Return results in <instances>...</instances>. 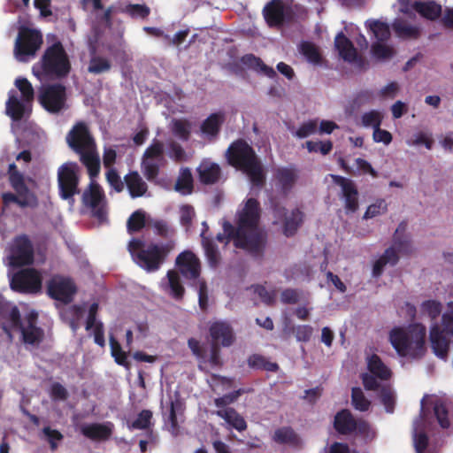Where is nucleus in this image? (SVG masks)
Here are the masks:
<instances>
[{
    "label": "nucleus",
    "instance_id": "1",
    "mask_svg": "<svg viewBox=\"0 0 453 453\" xmlns=\"http://www.w3.org/2000/svg\"><path fill=\"white\" fill-rule=\"evenodd\" d=\"M260 208L257 200L249 198L237 211V228L224 222V234H218L217 239L223 242L234 240V245L254 255L260 254L264 243V234L258 228Z\"/></svg>",
    "mask_w": 453,
    "mask_h": 453
},
{
    "label": "nucleus",
    "instance_id": "2",
    "mask_svg": "<svg viewBox=\"0 0 453 453\" xmlns=\"http://www.w3.org/2000/svg\"><path fill=\"white\" fill-rule=\"evenodd\" d=\"M37 313L31 311L20 319L19 309L0 295V329L12 341L15 337L25 344L37 345L43 339L42 329L36 325Z\"/></svg>",
    "mask_w": 453,
    "mask_h": 453
},
{
    "label": "nucleus",
    "instance_id": "3",
    "mask_svg": "<svg viewBox=\"0 0 453 453\" xmlns=\"http://www.w3.org/2000/svg\"><path fill=\"white\" fill-rule=\"evenodd\" d=\"M420 417L413 423V444L416 453H434L428 444L426 433L430 431L432 423L426 413L428 404L434 405V416L441 428L453 426V415L449 413L446 404L433 396L425 395L421 400Z\"/></svg>",
    "mask_w": 453,
    "mask_h": 453
},
{
    "label": "nucleus",
    "instance_id": "4",
    "mask_svg": "<svg viewBox=\"0 0 453 453\" xmlns=\"http://www.w3.org/2000/svg\"><path fill=\"white\" fill-rule=\"evenodd\" d=\"M426 328L420 323L394 326L388 342L397 355L407 359H419L426 354Z\"/></svg>",
    "mask_w": 453,
    "mask_h": 453
},
{
    "label": "nucleus",
    "instance_id": "5",
    "mask_svg": "<svg viewBox=\"0 0 453 453\" xmlns=\"http://www.w3.org/2000/svg\"><path fill=\"white\" fill-rule=\"evenodd\" d=\"M71 69L69 58L60 42L47 48L42 59L32 68L33 74L41 81L66 76Z\"/></svg>",
    "mask_w": 453,
    "mask_h": 453
},
{
    "label": "nucleus",
    "instance_id": "6",
    "mask_svg": "<svg viewBox=\"0 0 453 453\" xmlns=\"http://www.w3.org/2000/svg\"><path fill=\"white\" fill-rule=\"evenodd\" d=\"M230 165L242 170L256 186H261L265 180V174L252 148L243 141L234 142L226 151Z\"/></svg>",
    "mask_w": 453,
    "mask_h": 453
},
{
    "label": "nucleus",
    "instance_id": "7",
    "mask_svg": "<svg viewBox=\"0 0 453 453\" xmlns=\"http://www.w3.org/2000/svg\"><path fill=\"white\" fill-rule=\"evenodd\" d=\"M68 145L81 156V160L88 168L91 179L99 173L100 160L95 143L84 123L73 127L66 136Z\"/></svg>",
    "mask_w": 453,
    "mask_h": 453
},
{
    "label": "nucleus",
    "instance_id": "8",
    "mask_svg": "<svg viewBox=\"0 0 453 453\" xmlns=\"http://www.w3.org/2000/svg\"><path fill=\"white\" fill-rule=\"evenodd\" d=\"M128 250L134 261L148 272L159 268L170 248L154 244L145 245L138 239H133L128 244Z\"/></svg>",
    "mask_w": 453,
    "mask_h": 453
},
{
    "label": "nucleus",
    "instance_id": "9",
    "mask_svg": "<svg viewBox=\"0 0 453 453\" xmlns=\"http://www.w3.org/2000/svg\"><path fill=\"white\" fill-rule=\"evenodd\" d=\"M15 86L21 96L19 97L16 91H10L5 112L14 122H17L30 112L35 92L32 84L26 78H17Z\"/></svg>",
    "mask_w": 453,
    "mask_h": 453
},
{
    "label": "nucleus",
    "instance_id": "10",
    "mask_svg": "<svg viewBox=\"0 0 453 453\" xmlns=\"http://www.w3.org/2000/svg\"><path fill=\"white\" fill-rule=\"evenodd\" d=\"M177 265L182 275L193 280V285L198 291L199 305L202 309L207 306V287L203 280L199 279L200 265L197 257L190 251H184L176 259Z\"/></svg>",
    "mask_w": 453,
    "mask_h": 453
},
{
    "label": "nucleus",
    "instance_id": "11",
    "mask_svg": "<svg viewBox=\"0 0 453 453\" xmlns=\"http://www.w3.org/2000/svg\"><path fill=\"white\" fill-rule=\"evenodd\" d=\"M418 1L397 0L394 4L397 17L394 20L393 29L397 36L402 38H412L418 35V27L406 21L404 18L412 19L418 12Z\"/></svg>",
    "mask_w": 453,
    "mask_h": 453
},
{
    "label": "nucleus",
    "instance_id": "12",
    "mask_svg": "<svg viewBox=\"0 0 453 453\" xmlns=\"http://www.w3.org/2000/svg\"><path fill=\"white\" fill-rule=\"evenodd\" d=\"M42 43V35L33 29H22L15 41L14 55L18 61L27 62L35 56Z\"/></svg>",
    "mask_w": 453,
    "mask_h": 453
},
{
    "label": "nucleus",
    "instance_id": "13",
    "mask_svg": "<svg viewBox=\"0 0 453 453\" xmlns=\"http://www.w3.org/2000/svg\"><path fill=\"white\" fill-rule=\"evenodd\" d=\"M399 229L396 230L395 241L391 247L387 249L383 255H381L372 265V275L374 278H379L386 265L394 266L397 264L400 255H405L412 250L411 244L408 239L398 240L397 234Z\"/></svg>",
    "mask_w": 453,
    "mask_h": 453
},
{
    "label": "nucleus",
    "instance_id": "14",
    "mask_svg": "<svg viewBox=\"0 0 453 453\" xmlns=\"http://www.w3.org/2000/svg\"><path fill=\"white\" fill-rule=\"evenodd\" d=\"M165 163L164 144L158 140H153L142 155L141 161L142 172L149 180H154Z\"/></svg>",
    "mask_w": 453,
    "mask_h": 453
},
{
    "label": "nucleus",
    "instance_id": "15",
    "mask_svg": "<svg viewBox=\"0 0 453 453\" xmlns=\"http://www.w3.org/2000/svg\"><path fill=\"white\" fill-rule=\"evenodd\" d=\"M9 173L11 184L17 192V196L10 193L4 194V205L6 206L11 203H16L21 207L33 205L35 203V198L27 188L23 176L16 171L14 164L10 165Z\"/></svg>",
    "mask_w": 453,
    "mask_h": 453
},
{
    "label": "nucleus",
    "instance_id": "16",
    "mask_svg": "<svg viewBox=\"0 0 453 453\" xmlns=\"http://www.w3.org/2000/svg\"><path fill=\"white\" fill-rule=\"evenodd\" d=\"M78 165L74 163H65L58 173L60 196L73 204V196L78 193Z\"/></svg>",
    "mask_w": 453,
    "mask_h": 453
},
{
    "label": "nucleus",
    "instance_id": "17",
    "mask_svg": "<svg viewBox=\"0 0 453 453\" xmlns=\"http://www.w3.org/2000/svg\"><path fill=\"white\" fill-rule=\"evenodd\" d=\"M11 288L21 293H37L42 288V276L35 269H24L15 274L8 273Z\"/></svg>",
    "mask_w": 453,
    "mask_h": 453
},
{
    "label": "nucleus",
    "instance_id": "18",
    "mask_svg": "<svg viewBox=\"0 0 453 453\" xmlns=\"http://www.w3.org/2000/svg\"><path fill=\"white\" fill-rule=\"evenodd\" d=\"M34 258V251L31 242L26 236L16 238L7 251L5 264L10 267H18L31 264Z\"/></svg>",
    "mask_w": 453,
    "mask_h": 453
},
{
    "label": "nucleus",
    "instance_id": "19",
    "mask_svg": "<svg viewBox=\"0 0 453 453\" xmlns=\"http://www.w3.org/2000/svg\"><path fill=\"white\" fill-rule=\"evenodd\" d=\"M366 361L370 373L366 372L362 375L363 384L368 390H376L380 387L377 379L387 380L391 377L392 373L390 369L376 354L367 357Z\"/></svg>",
    "mask_w": 453,
    "mask_h": 453
},
{
    "label": "nucleus",
    "instance_id": "20",
    "mask_svg": "<svg viewBox=\"0 0 453 453\" xmlns=\"http://www.w3.org/2000/svg\"><path fill=\"white\" fill-rule=\"evenodd\" d=\"M47 291L50 297L64 303H70L76 293V286L72 279L55 275L48 282Z\"/></svg>",
    "mask_w": 453,
    "mask_h": 453
},
{
    "label": "nucleus",
    "instance_id": "21",
    "mask_svg": "<svg viewBox=\"0 0 453 453\" xmlns=\"http://www.w3.org/2000/svg\"><path fill=\"white\" fill-rule=\"evenodd\" d=\"M334 427L341 434L356 432L365 437H370L369 425L363 420H356L351 413L343 410L338 412L334 418Z\"/></svg>",
    "mask_w": 453,
    "mask_h": 453
},
{
    "label": "nucleus",
    "instance_id": "22",
    "mask_svg": "<svg viewBox=\"0 0 453 453\" xmlns=\"http://www.w3.org/2000/svg\"><path fill=\"white\" fill-rule=\"evenodd\" d=\"M274 224L281 223L283 225V233L286 236H292L300 226L303 215L297 210L288 211L284 207L275 206L273 208Z\"/></svg>",
    "mask_w": 453,
    "mask_h": 453
},
{
    "label": "nucleus",
    "instance_id": "23",
    "mask_svg": "<svg viewBox=\"0 0 453 453\" xmlns=\"http://www.w3.org/2000/svg\"><path fill=\"white\" fill-rule=\"evenodd\" d=\"M40 101L48 111L58 112L65 106V88L61 85H53L45 88L42 91Z\"/></svg>",
    "mask_w": 453,
    "mask_h": 453
},
{
    "label": "nucleus",
    "instance_id": "24",
    "mask_svg": "<svg viewBox=\"0 0 453 453\" xmlns=\"http://www.w3.org/2000/svg\"><path fill=\"white\" fill-rule=\"evenodd\" d=\"M331 177L334 183L341 188L347 212H355L358 208V193L354 183L342 176L331 175Z\"/></svg>",
    "mask_w": 453,
    "mask_h": 453
},
{
    "label": "nucleus",
    "instance_id": "25",
    "mask_svg": "<svg viewBox=\"0 0 453 453\" xmlns=\"http://www.w3.org/2000/svg\"><path fill=\"white\" fill-rule=\"evenodd\" d=\"M82 201L86 206L91 208L95 216L100 219L104 218V194L102 188L93 180H91L88 188L83 192Z\"/></svg>",
    "mask_w": 453,
    "mask_h": 453
},
{
    "label": "nucleus",
    "instance_id": "26",
    "mask_svg": "<svg viewBox=\"0 0 453 453\" xmlns=\"http://www.w3.org/2000/svg\"><path fill=\"white\" fill-rule=\"evenodd\" d=\"M114 425L110 422L84 423L80 426L81 433L92 441H107L112 434Z\"/></svg>",
    "mask_w": 453,
    "mask_h": 453
},
{
    "label": "nucleus",
    "instance_id": "27",
    "mask_svg": "<svg viewBox=\"0 0 453 453\" xmlns=\"http://www.w3.org/2000/svg\"><path fill=\"white\" fill-rule=\"evenodd\" d=\"M210 335L214 347L221 345L228 347L234 341V334L231 326L226 321H215L210 326Z\"/></svg>",
    "mask_w": 453,
    "mask_h": 453
},
{
    "label": "nucleus",
    "instance_id": "28",
    "mask_svg": "<svg viewBox=\"0 0 453 453\" xmlns=\"http://www.w3.org/2000/svg\"><path fill=\"white\" fill-rule=\"evenodd\" d=\"M276 185L282 192L289 191L298 179V172L293 166L280 167L275 173Z\"/></svg>",
    "mask_w": 453,
    "mask_h": 453
},
{
    "label": "nucleus",
    "instance_id": "29",
    "mask_svg": "<svg viewBox=\"0 0 453 453\" xmlns=\"http://www.w3.org/2000/svg\"><path fill=\"white\" fill-rule=\"evenodd\" d=\"M334 44L340 56L344 60L357 65L361 63V59L358 58L356 49L343 34L340 33L337 35Z\"/></svg>",
    "mask_w": 453,
    "mask_h": 453
},
{
    "label": "nucleus",
    "instance_id": "30",
    "mask_svg": "<svg viewBox=\"0 0 453 453\" xmlns=\"http://www.w3.org/2000/svg\"><path fill=\"white\" fill-rule=\"evenodd\" d=\"M98 309L97 303H92L89 307L88 317L86 322V330H92L94 334V341L95 342L104 347L105 344L103 324L100 321H97L96 319V314Z\"/></svg>",
    "mask_w": 453,
    "mask_h": 453
},
{
    "label": "nucleus",
    "instance_id": "31",
    "mask_svg": "<svg viewBox=\"0 0 453 453\" xmlns=\"http://www.w3.org/2000/svg\"><path fill=\"white\" fill-rule=\"evenodd\" d=\"M224 120L225 116L222 112L211 114L201 125L200 130L202 134L208 139L214 138L218 134Z\"/></svg>",
    "mask_w": 453,
    "mask_h": 453
},
{
    "label": "nucleus",
    "instance_id": "32",
    "mask_svg": "<svg viewBox=\"0 0 453 453\" xmlns=\"http://www.w3.org/2000/svg\"><path fill=\"white\" fill-rule=\"evenodd\" d=\"M163 289L176 299L182 297L184 288L177 272L169 271L166 277L161 281Z\"/></svg>",
    "mask_w": 453,
    "mask_h": 453
},
{
    "label": "nucleus",
    "instance_id": "33",
    "mask_svg": "<svg viewBox=\"0 0 453 453\" xmlns=\"http://www.w3.org/2000/svg\"><path fill=\"white\" fill-rule=\"evenodd\" d=\"M265 19L270 26H277L284 19V4L280 0H273L264 9Z\"/></svg>",
    "mask_w": 453,
    "mask_h": 453
},
{
    "label": "nucleus",
    "instance_id": "34",
    "mask_svg": "<svg viewBox=\"0 0 453 453\" xmlns=\"http://www.w3.org/2000/svg\"><path fill=\"white\" fill-rule=\"evenodd\" d=\"M197 171L201 181L206 184L216 182L220 176L219 166L208 159L202 161L197 168Z\"/></svg>",
    "mask_w": 453,
    "mask_h": 453
},
{
    "label": "nucleus",
    "instance_id": "35",
    "mask_svg": "<svg viewBox=\"0 0 453 453\" xmlns=\"http://www.w3.org/2000/svg\"><path fill=\"white\" fill-rule=\"evenodd\" d=\"M125 182L131 197H140L145 195L148 186L137 172L126 175Z\"/></svg>",
    "mask_w": 453,
    "mask_h": 453
},
{
    "label": "nucleus",
    "instance_id": "36",
    "mask_svg": "<svg viewBox=\"0 0 453 453\" xmlns=\"http://www.w3.org/2000/svg\"><path fill=\"white\" fill-rule=\"evenodd\" d=\"M169 128L175 137L181 141H188L193 128V122L187 119H173Z\"/></svg>",
    "mask_w": 453,
    "mask_h": 453
},
{
    "label": "nucleus",
    "instance_id": "37",
    "mask_svg": "<svg viewBox=\"0 0 453 453\" xmlns=\"http://www.w3.org/2000/svg\"><path fill=\"white\" fill-rule=\"evenodd\" d=\"M223 418L226 424L238 431L246 429V422L233 408H222L215 412Z\"/></svg>",
    "mask_w": 453,
    "mask_h": 453
},
{
    "label": "nucleus",
    "instance_id": "38",
    "mask_svg": "<svg viewBox=\"0 0 453 453\" xmlns=\"http://www.w3.org/2000/svg\"><path fill=\"white\" fill-rule=\"evenodd\" d=\"M365 27L372 34L375 42H386L390 36L388 25L380 20L368 19Z\"/></svg>",
    "mask_w": 453,
    "mask_h": 453
},
{
    "label": "nucleus",
    "instance_id": "39",
    "mask_svg": "<svg viewBox=\"0 0 453 453\" xmlns=\"http://www.w3.org/2000/svg\"><path fill=\"white\" fill-rule=\"evenodd\" d=\"M203 226L204 230L202 232L201 236L204 252L207 257L209 264L211 266H216L220 259L219 253L214 242L205 236V230L208 229V226L206 225L205 222L203 223Z\"/></svg>",
    "mask_w": 453,
    "mask_h": 453
},
{
    "label": "nucleus",
    "instance_id": "40",
    "mask_svg": "<svg viewBox=\"0 0 453 453\" xmlns=\"http://www.w3.org/2000/svg\"><path fill=\"white\" fill-rule=\"evenodd\" d=\"M241 61L244 65L253 68L267 77L273 78L276 75V72L272 67L267 66L260 58L251 54L243 56Z\"/></svg>",
    "mask_w": 453,
    "mask_h": 453
},
{
    "label": "nucleus",
    "instance_id": "41",
    "mask_svg": "<svg viewBox=\"0 0 453 453\" xmlns=\"http://www.w3.org/2000/svg\"><path fill=\"white\" fill-rule=\"evenodd\" d=\"M406 144L411 147L424 145L427 150H431L434 145L433 134L428 131L416 132L406 140Z\"/></svg>",
    "mask_w": 453,
    "mask_h": 453
},
{
    "label": "nucleus",
    "instance_id": "42",
    "mask_svg": "<svg viewBox=\"0 0 453 453\" xmlns=\"http://www.w3.org/2000/svg\"><path fill=\"white\" fill-rule=\"evenodd\" d=\"M418 12L426 19H434L440 16L441 6L431 0L418 1Z\"/></svg>",
    "mask_w": 453,
    "mask_h": 453
},
{
    "label": "nucleus",
    "instance_id": "43",
    "mask_svg": "<svg viewBox=\"0 0 453 453\" xmlns=\"http://www.w3.org/2000/svg\"><path fill=\"white\" fill-rule=\"evenodd\" d=\"M193 187V178L188 168H182L175 184V189L182 194H189Z\"/></svg>",
    "mask_w": 453,
    "mask_h": 453
},
{
    "label": "nucleus",
    "instance_id": "44",
    "mask_svg": "<svg viewBox=\"0 0 453 453\" xmlns=\"http://www.w3.org/2000/svg\"><path fill=\"white\" fill-rule=\"evenodd\" d=\"M63 319L66 320L73 329L75 332L80 326V319L83 316V310L78 306L70 307L61 313Z\"/></svg>",
    "mask_w": 453,
    "mask_h": 453
},
{
    "label": "nucleus",
    "instance_id": "45",
    "mask_svg": "<svg viewBox=\"0 0 453 453\" xmlns=\"http://www.w3.org/2000/svg\"><path fill=\"white\" fill-rule=\"evenodd\" d=\"M421 312L432 320L430 326L434 322H441V319L440 321L436 320L437 317L441 313V304L437 301L428 300L422 303Z\"/></svg>",
    "mask_w": 453,
    "mask_h": 453
},
{
    "label": "nucleus",
    "instance_id": "46",
    "mask_svg": "<svg viewBox=\"0 0 453 453\" xmlns=\"http://www.w3.org/2000/svg\"><path fill=\"white\" fill-rule=\"evenodd\" d=\"M395 54L394 49L386 43V42H373L372 46V55L380 61H385L391 58Z\"/></svg>",
    "mask_w": 453,
    "mask_h": 453
},
{
    "label": "nucleus",
    "instance_id": "47",
    "mask_svg": "<svg viewBox=\"0 0 453 453\" xmlns=\"http://www.w3.org/2000/svg\"><path fill=\"white\" fill-rule=\"evenodd\" d=\"M383 119L381 111L378 110H371L361 115V123L365 127H372L373 130L380 127Z\"/></svg>",
    "mask_w": 453,
    "mask_h": 453
},
{
    "label": "nucleus",
    "instance_id": "48",
    "mask_svg": "<svg viewBox=\"0 0 453 453\" xmlns=\"http://www.w3.org/2000/svg\"><path fill=\"white\" fill-rule=\"evenodd\" d=\"M299 50L310 63L319 64L320 62L319 50L313 43L303 42L300 44Z\"/></svg>",
    "mask_w": 453,
    "mask_h": 453
},
{
    "label": "nucleus",
    "instance_id": "49",
    "mask_svg": "<svg viewBox=\"0 0 453 453\" xmlns=\"http://www.w3.org/2000/svg\"><path fill=\"white\" fill-rule=\"evenodd\" d=\"M146 222L145 212L142 210L134 211L127 220V230L129 233H134L141 230Z\"/></svg>",
    "mask_w": 453,
    "mask_h": 453
},
{
    "label": "nucleus",
    "instance_id": "50",
    "mask_svg": "<svg viewBox=\"0 0 453 453\" xmlns=\"http://www.w3.org/2000/svg\"><path fill=\"white\" fill-rule=\"evenodd\" d=\"M387 211L388 203L386 201L381 198L377 199L373 203L367 207L363 218L365 219H372L386 213Z\"/></svg>",
    "mask_w": 453,
    "mask_h": 453
},
{
    "label": "nucleus",
    "instance_id": "51",
    "mask_svg": "<svg viewBox=\"0 0 453 453\" xmlns=\"http://www.w3.org/2000/svg\"><path fill=\"white\" fill-rule=\"evenodd\" d=\"M111 68V64L108 59L101 57H93L89 62L88 72L95 74H99L107 72Z\"/></svg>",
    "mask_w": 453,
    "mask_h": 453
},
{
    "label": "nucleus",
    "instance_id": "52",
    "mask_svg": "<svg viewBox=\"0 0 453 453\" xmlns=\"http://www.w3.org/2000/svg\"><path fill=\"white\" fill-rule=\"evenodd\" d=\"M352 403L355 409L365 411L369 409L371 403L367 400L359 388H354L352 389Z\"/></svg>",
    "mask_w": 453,
    "mask_h": 453
},
{
    "label": "nucleus",
    "instance_id": "53",
    "mask_svg": "<svg viewBox=\"0 0 453 453\" xmlns=\"http://www.w3.org/2000/svg\"><path fill=\"white\" fill-rule=\"evenodd\" d=\"M151 418L152 412L148 410H143L128 427L129 429H147L151 425Z\"/></svg>",
    "mask_w": 453,
    "mask_h": 453
},
{
    "label": "nucleus",
    "instance_id": "54",
    "mask_svg": "<svg viewBox=\"0 0 453 453\" xmlns=\"http://www.w3.org/2000/svg\"><path fill=\"white\" fill-rule=\"evenodd\" d=\"M110 346L111 355L115 358V361L119 365H127V354L122 350L120 344L112 335L110 336Z\"/></svg>",
    "mask_w": 453,
    "mask_h": 453
},
{
    "label": "nucleus",
    "instance_id": "55",
    "mask_svg": "<svg viewBox=\"0 0 453 453\" xmlns=\"http://www.w3.org/2000/svg\"><path fill=\"white\" fill-rule=\"evenodd\" d=\"M380 398L387 412H393L395 402V395L394 390L390 387L382 388L380 391Z\"/></svg>",
    "mask_w": 453,
    "mask_h": 453
},
{
    "label": "nucleus",
    "instance_id": "56",
    "mask_svg": "<svg viewBox=\"0 0 453 453\" xmlns=\"http://www.w3.org/2000/svg\"><path fill=\"white\" fill-rule=\"evenodd\" d=\"M318 130V124L314 120L303 123L295 132V135L300 139L314 134Z\"/></svg>",
    "mask_w": 453,
    "mask_h": 453
},
{
    "label": "nucleus",
    "instance_id": "57",
    "mask_svg": "<svg viewBox=\"0 0 453 453\" xmlns=\"http://www.w3.org/2000/svg\"><path fill=\"white\" fill-rule=\"evenodd\" d=\"M168 155L170 158L177 162H182L188 158L187 153L182 146L176 142H171L169 143Z\"/></svg>",
    "mask_w": 453,
    "mask_h": 453
},
{
    "label": "nucleus",
    "instance_id": "58",
    "mask_svg": "<svg viewBox=\"0 0 453 453\" xmlns=\"http://www.w3.org/2000/svg\"><path fill=\"white\" fill-rule=\"evenodd\" d=\"M332 147L331 142H306V148L310 152H320L322 155L328 154Z\"/></svg>",
    "mask_w": 453,
    "mask_h": 453
},
{
    "label": "nucleus",
    "instance_id": "59",
    "mask_svg": "<svg viewBox=\"0 0 453 453\" xmlns=\"http://www.w3.org/2000/svg\"><path fill=\"white\" fill-rule=\"evenodd\" d=\"M249 364L252 366L263 368L269 372H274L278 369V365L276 363L266 361L264 357L260 356L251 357L249 359Z\"/></svg>",
    "mask_w": 453,
    "mask_h": 453
},
{
    "label": "nucleus",
    "instance_id": "60",
    "mask_svg": "<svg viewBox=\"0 0 453 453\" xmlns=\"http://www.w3.org/2000/svg\"><path fill=\"white\" fill-rule=\"evenodd\" d=\"M44 438L50 442L52 449H57L58 442L62 440L63 435L58 430L46 426L42 429Z\"/></svg>",
    "mask_w": 453,
    "mask_h": 453
},
{
    "label": "nucleus",
    "instance_id": "61",
    "mask_svg": "<svg viewBox=\"0 0 453 453\" xmlns=\"http://www.w3.org/2000/svg\"><path fill=\"white\" fill-rule=\"evenodd\" d=\"M393 136L390 132L381 129L380 127L375 128L372 133V140L376 143H383L388 146L391 143Z\"/></svg>",
    "mask_w": 453,
    "mask_h": 453
},
{
    "label": "nucleus",
    "instance_id": "62",
    "mask_svg": "<svg viewBox=\"0 0 453 453\" xmlns=\"http://www.w3.org/2000/svg\"><path fill=\"white\" fill-rule=\"evenodd\" d=\"M127 12L132 17L144 19L150 14V8L145 4H130Z\"/></svg>",
    "mask_w": 453,
    "mask_h": 453
},
{
    "label": "nucleus",
    "instance_id": "63",
    "mask_svg": "<svg viewBox=\"0 0 453 453\" xmlns=\"http://www.w3.org/2000/svg\"><path fill=\"white\" fill-rule=\"evenodd\" d=\"M254 293L266 304H272L275 300V293L266 289L263 286H257L254 288Z\"/></svg>",
    "mask_w": 453,
    "mask_h": 453
},
{
    "label": "nucleus",
    "instance_id": "64",
    "mask_svg": "<svg viewBox=\"0 0 453 453\" xmlns=\"http://www.w3.org/2000/svg\"><path fill=\"white\" fill-rule=\"evenodd\" d=\"M295 437V433L290 428H281L277 430L274 434V440L281 443L292 442Z\"/></svg>",
    "mask_w": 453,
    "mask_h": 453
}]
</instances>
